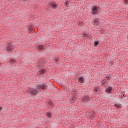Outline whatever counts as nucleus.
Here are the masks:
<instances>
[{
    "instance_id": "nucleus-20",
    "label": "nucleus",
    "mask_w": 128,
    "mask_h": 128,
    "mask_svg": "<svg viewBox=\"0 0 128 128\" xmlns=\"http://www.w3.org/2000/svg\"><path fill=\"white\" fill-rule=\"evenodd\" d=\"M64 4H66V6H68V4H70L68 2V0H66Z\"/></svg>"
},
{
    "instance_id": "nucleus-21",
    "label": "nucleus",
    "mask_w": 128,
    "mask_h": 128,
    "mask_svg": "<svg viewBox=\"0 0 128 128\" xmlns=\"http://www.w3.org/2000/svg\"><path fill=\"white\" fill-rule=\"evenodd\" d=\"M72 100H74V102H75V100H76V96H72Z\"/></svg>"
},
{
    "instance_id": "nucleus-3",
    "label": "nucleus",
    "mask_w": 128,
    "mask_h": 128,
    "mask_svg": "<svg viewBox=\"0 0 128 128\" xmlns=\"http://www.w3.org/2000/svg\"><path fill=\"white\" fill-rule=\"evenodd\" d=\"M6 52H12V50H14V43L9 42L6 44Z\"/></svg>"
},
{
    "instance_id": "nucleus-24",
    "label": "nucleus",
    "mask_w": 128,
    "mask_h": 128,
    "mask_svg": "<svg viewBox=\"0 0 128 128\" xmlns=\"http://www.w3.org/2000/svg\"><path fill=\"white\" fill-rule=\"evenodd\" d=\"M95 92H98V88H96L94 89Z\"/></svg>"
},
{
    "instance_id": "nucleus-1",
    "label": "nucleus",
    "mask_w": 128,
    "mask_h": 128,
    "mask_svg": "<svg viewBox=\"0 0 128 128\" xmlns=\"http://www.w3.org/2000/svg\"><path fill=\"white\" fill-rule=\"evenodd\" d=\"M48 88V85L46 83L38 85L36 84L35 86V88H30V89L29 94L32 96H36L38 93L42 92V90H44Z\"/></svg>"
},
{
    "instance_id": "nucleus-2",
    "label": "nucleus",
    "mask_w": 128,
    "mask_h": 128,
    "mask_svg": "<svg viewBox=\"0 0 128 128\" xmlns=\"http://www.w3.org/2000/svg\"><path fill=\"white\" fill-rule=\"evenodd\" d=\"M100 7L97 6H93L91 8L92 16H98L100 14V10H98Z\"/></svg>"
},
{
    "instance_id": "nucleus-6",
    "label": "nucleus",
    "mask_w": 128,
    "mask_h": 128,
    "mask_svg": "<svg viewBox=\"0 0 128 128\" xmlns=\"http://www.w3.org/2000/svg\"><path fill=\"white\" fill-rule=\"evenodd\" d=\"M78 80L80 84H84V80H86V79L84 78V76L80 77V76H78Z\"/></svg>"
},
{
    "instance_id": "nucleus-12",
    "label": "nucleus",
    "mask_w": 128,
    "mask_h": 128,
    "mask_svg": "<svg viewBox=\"0 0 128 128\" xmlns=\"http://www.w3.org/2000/svg\"><path fill=\"white\" fill-rule=\"evenodd\" d=\"M38 48L39 50H44V47L42 45L38 46Z\"/></svg>"
},
{
    "instance_id": "nucleus-19",
    "label": "nucleus",
    "mask_w": 128,
    "mask_h": 128,
    "mask_svg": "<svg viewBox=\"0 0 128 128\" xmlns=\"http://www.w3.org/2000/svg\"><path fill=\"white\" fill-rule=\"evenodd\" d=\"M76 92L74 90H73L72 96H76Z\"/></svg>"
},
{
    "instance_id": "nucleus-8",
    "label": "nucleus",
    "mask_w": 128,
    "mask_h": 128,
    "mask_svg": "<svg viewBox=\"0 0 128 128\" xmlns=\"http://www.w3.org/2000/svg\"><path fill=\"white\" fill-rule=\"evenodd\" d=\"M44 64H46V62H44L42 60H41L39 62V64H38V67L42 68H44Z\"/></svg>"
},
{
    "instance_id": "nucleus-10",
    "label": "nucleus",
    "mask_w": 128,
    "mask_h": 128,
    "mask_svg": "<svg viewBox=\"0 0 128 128\" xmlns=\"http://www.w3.org/2000/svg\"><path fill=\"white\" fill-rule=\"evenodd\" d=\"M102 86H104L106 84H108V80L106 79H104V80H102Z\"/></svg>"
},
{
    "instance_id": "nucleus-18",
    "label": "nucleus",
    "mask_w": 128,
    "mask_h": 128,
    "mask_svg": "<svg viewBox=\"0 0 128 128\" xmlns=\"http://www.w3.org/2000/svg\"><path fill=\"white\" fill-rule=\"evenodd\" d=\"M9 62L10 64H14V60H9Z\"/></svg>"
},
{
    "instance_id": "nucleus-16",
    "label": "nucleus",
    "mask_w": 128,
    "mask_h": 128,
    "mask_svg": "<svg viewBox=\"0 0 128 128\" xmlns=\"http://www.w3.org/2000/svg\"><path fill=\"white\" fill-rule=\"evenodd\" d=\"M98 20H100V18H97L94 20V22L95 24H98Z\"/></svg>"
},
{
    "instance_id": "nucleus-17",
    "label": "nucleus",
    "mask_w": 128,
    "mask_h": 128,
    "mask_svg": "<svg viewBox=\"0 0 128 128\" xmlns=\"http://www.w3.org/2000/svg\"><path fill=\"white\" fill-rule=\"evenodd\" d=\"M40 74H46V70H40Z\"/></svg>"
},
{
    "instance_id": "nucleus-13",
    "label": "nucleus",
    "mask_w": 128,
    "mask_h": 128,
    "mask_svg": "<svg viewBox=\"0 0 128 128\" xmlns=\"http://www.w3.org/2000/svg\"><path fill=\"white\" fill-rule=\"evenodd\" d=\"M122 106V104H114V108H122L120 106Z\"/></svg>"
},
{
    "instance_id": "nucleus-15",
    "label": "nucleus",
    "mask_w": 128,
    "mask_h": 128,
    "mask_svg": "<svg viewBox=\"0 0 128 128\" xmlns=\"http://www.w3.org/2000/svg\"><path fill=\"white\" fill-rule=\"evenodd\" d=\"M99 44H100V41H98V40L95 41L94 42V46H98Z\"/></svg>"
},
{
    "instance_id": "nucleus-27",
    "label": "nucleus",
    "mask_w": 128,
    "mask_h": 128,
    "mask_svg": "<svg viewBox=\"0 0 128 128\" xmlns=\"http://www.w3.org/2000/svg\"><path fill=\"white\" fill-rule=\"evenodd\" d=\"M54 60L55 62H58V60H58V59H55Z\"/></svg>"
},
{
    "instance_id": "nucleus-25",
    "label": "nucleus",
    "mask_w": 128,
    "mask_h": 128,
    "mask_svg": "<svg viewBox=\"0 0 128 128\" xmlns=\"http://www.w3.org/2000/svg\"><path fill=\"white\" fill-rule=\"evenodd\" d=\"M49 104H50V106H52L53 103L52 102V101H50V102H49Z\"/></svg>"
},
{
    "instance_id": "nucleus-28",
    "label": "nucleus",
    "mask_w": 128,
    "mask_h": 128,
    "mask_svg": "<svg viewBox=\"0 0 128 128\" xmlns=\"http://www.w3.org/2000/svg\"><path fill=\"white\" fill-rule=\"evenodd\" d=\"M23 0V2H26V0Z\"/></svg>"
},
{
    "instance_id": "nucleus-7",
    "label": "nucleus",
    "mask_w": 128,
    "mask_h": 128,
    "mask_svg": "<svg viewBox=\"0 0 128 128\" xmlns=\"http://www.w3.org/2000/svg\"><path fill=\"white\" fill-rule=\"evenodd\" d=\"M92 100V98L89 97L88 96H85L82 98V100L84 102H87Z\"/></svg>"
},
{
    "instance_id": "nucleus-5",
    "label": "nucleus",
    "mask_w": 128,
    "mask_h": 128,
    "mask_svg": "<svg viewBox=\"0 0 128 128\" xmlns=\"http://www.w3.org/2000/svg\"><path fill=\"white\" fill-rule=\"evenodd\" d=\"M50 6L53 10H56L58 8V4L56 2H52L50 3Z\"/></svg>"
},
{
    "instance_id": "nucleus-9",
    "label": "nucleus",
    "mask_w": 128,
    "mask_h": 128,
    "mask_svg": "<svg viewBox=\"0 0 128 128\" xmlns=\"http://www.w3.org/2000/svg\"><path fill=\"white\" fill-rule=\"evenodd\" d=\"M112 90V87L110 86H108V88L106 90V92H108V94H110Z\"/></svg>"
},
{
    "instance_id": "nucleus-22",
    "label": "nucleus",
    "mask_w": 128,
    "mask_h": 128,
    "mask_svg": "<svg viewBox=\"0 0 128 128\" xmlns=\"http://www.w3.org/2000/svg\"><path fill=\"white\" fill-rule=\"evenodd\" d=\"M28 30H29V32H30H30H32V30H34V28H29Z\"/></svg>"
},
{
    "instance_id": "nucleus-26",
    "label": "nucleus",
    "mask_w": 128,
    "mask_h": 128,
    "mask_svg": "<svg viewBox=\"0 0 128 128\" xmlns=\"http://www.w3.org/2000/svg\"><path fill=\"white\" fill-rule=\"evenodd\" d=\"M124 2L128 4V0H124Z\"/></svg>"
},
{
    "instance_id": "nucleus-14",
    "label": "nucleus",
    "mask_w": 128,
    "mask_h": 128,
    "mask_svg": "<svg viewBox=\"0 0 128 128\" xmlns=\"http://www.w3.org/2000/svg\"><path fill=\"white\" fill-rule=\"evenodd\" d=\"M46 116L48 118H52V113L48 112L46 114Z\"/></svg>"
},
{
    "instance_id": "nucleus-11",
    "label": "nucleus",
    "mask_w": 128,
    "mask_h": 128,
    "mask_svg": "<svg viewBox=\"0 0 128 128\" xmlns=\"http://www.w3.org/2000/svg\"><path fill=\"white\" fill-rule=\"evenodd\" d=\"M111 76L112 74H108V75H106V80H112V77H110Z\"/></svg>"
},
{
    "instance_id": "nucleus-23",
    "label": "nucleus",
    "mask_w": 128,
    "mask_h": 128,
    "mask_svg": "<svg viewBox=\"0 0 128 128\" xmlns=\"http://www.w3.org/2000/svg\"><path fill=\"white\" fill-rule=\"evenodd\" d=\"M83 36L84 38H88V34H86V33H84V34H83Z\"/></svg>"
},
{
    "instance_id": "nucleus-4",
    "label": "nucleus",
    "mask_w": 128,
    "mask_h": 128,
    "mask_svg": "<svg viewBox=\"0 0 128 128\" xmlns=\"http://www.w3.org/2000/svg\"><path fill=\"white\" fill-rule=\"evenodd\" d=\"M88 116L90 118H92V120H94V118H96V115L94 114V112H90Z\"/></svg>"
}]
</instances>
